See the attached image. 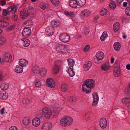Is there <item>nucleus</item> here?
Instances as JSON below:
<instances>
[{"label": "nucleus", "mask_w": 130, "mask_h": 130, "mask_svg": "<svg viewBox=\"0 0 130 130\" xmlns=\"http://www.w3.org/2000/svg\"><path fill=\"white\" fill-rule=\"evenodd\" d=\"M95 85V82L94 80L91 79L87 80L84 82L82 85L83 91L86 93L90 92L91 88H93Z\"/></svg>", "instance_id": "1"}, {"label": "nucleus", "mask_w": 130, "mask_h": 130, "mask_svg": "<svg viewBox=\"0 0 130 130\" xmlns=\"http://www.w3.org/2000/svg\"><path fill=\"white\" fill-rule=\"evenodd\" d=\"M55 49L57 52L60 54H67L70 50L68 46L61 44H56L55 46Z\"/></svg>", "instance_id": "2"}, {"label": "nucleus", "mask_w": 130, "mask_h": 130, "mask_svg": "<svg viewBox=\"0 0 130 130\" xmlns=\"http://www.w3.org/2000/svg\"><path fill=\"white\" fill-rule=\"evenodd\" d=\"M72 121L73 119L71 118L65 116L60 120V124L63 126H67L71 124Z\"/></svg>", "instance_id": "3"}, {"label": "nucleus", "mask_w": 130, "mask_h": 130, "mask_svg": "<svg viewBox=\"0 0 130 130\" xmlns=\"http://www.w3.org/2000/svg\"><path fill=\"white\" fill-rule=\"evenodd\" d=\"M104 53L102 51L98 52L96 55V57L94 60V62L97 63L101 62V60L104 58Z\"/></svg>", "instance_id": "4"}, {"label": "nucleus", "mask_w": 130, "mask_h": 130, "mask_svg": "<svg viewBox=\"0 0 130 130\" xmlns=\"http://www.w3.org/2000/svg\"><path fill=\"white\" fill-rule=\"evenodd\" d=\"M42 112L45 118L47 119L50 118L52 115L51 110L47 107L43 108L42 110Z\"/></svg>", "instance_id": "5"}, {"label": "nucleus", "mask_w": 130, "mask_h": 130, "mask_svg": "<svg viewBox=\"0 0 130 130\" xmlns=\"http://www.w3.org/2000/svg\"><path fill=\"white\" fill-rule=\"evenodd\" d=\"M59 39L63 42H67L69 41L70 37L67 33H63L60 35Z\"/></svg>", "instance_id": "6"}, {"label": "nucleus", "mask_w": 130, "mask_h": 130, "mask_svg": "<svg viewBox=\"0 0 130 130\" xmlns=\"http://www.w3.org/2000/svg\"><path fill=\"white\" fill-rule=\"evenodd\" d=\"M46 85L48 87L52 88H54L55 87V82L54 80L51 78L47 79Z\"/></svg>", "instance_id": "7"}, {"label": "nucleus", "mask_w": 130, "mask_h": 130, "mask_svg": "<svg viewBox=\"0 0 130 130\" xmlns=\"http://www.w3.org/2000/svg\"><path fill=\"white\" fill-rule=\"evenodd\" d=\"M60 62L59 61H56L55 63V65L52 69V72L53 73L57 74L58 73L60 69V68L59 66L60 65Z\"/></svg>", "instance_id": "8"}, {"label": "nucleus", "mask_w": 130, "mask_h": 130, "mask_svg": "<svg viewBox=\"0 0 130 130\" xmlns=\"http://www.w3.org/2000/svg\"><path fill=\"white\" fill-rule=\"evenodd\" d=\"M31 33V31L30 27H26L24 28L23 30L22 35L24 37L28 38L30 35Z\"/></svg>", "instance_id": "9"}, {"label": "nucleus", "mask_w": 130, "mask_h": 130, "mask_svg": "<svg viewBox=\"0 0 130 130\" xmlns=\"http://www.w3.org/2000/svg\"><path fill=\"white\" fill-rule=\"evenodd\" d=\"M92 95L93 99L92 105L93 106H96L98 102L99 97L98 94L96 93H93L92 94Z\"/></svg>", "instance_id": "10"}, {"label": "nucleus", "mask_w": 130, "mask_h": 130, "mask_svg": "<svg viewBox=\"0 0 130 130\" xmlns=\"http://www.w3.org/2000/svg\"><path fill=\"white\" fill-rule=\"evenodd\" d=\"M110 67L109 63L108 62H106L101 65V68L103 71H106L109 70Z\"/></svg>", "instance_id": "11"}, {"label": "nucleus", "mask_w": 130, "mask_h": 130, "mask_svg": "<svg viewBox=\"0 0 130 130\" xmlns=\"http://www.w3.org/2000/svg\"><path fill=\"white\" fill-rule=\"evenodd\" d=\"M100 125L102 128H104L107 125V122L106 120L104 118L101 119L100 122Z\"/></svg>", "instance_id": "12"}, {"label": "nucleus", "mask_w": 130, "mask_h": 130, "mask_svg": "<svg viewBox=\"0 0 130 130\" xmlns=\"http://www.w3.org/2000/svg\"><path fill=\"white\" fill-rule=\"evenodd\" d=\"M52 127V125L49 122L44 124L41 128V130H49Z\"/></svg>", "instance_id": "13"}, {"label": "nucleus", "mask_w": 130, "mask_h": 130, "mask_svg": "<svg viewBox=\"0 0 130 130\" xmlns=\"http://www.w3.org/2000/svg\"><path fill=\"white\" fill-rule=\"evenodd\" d=\"M28 15V11L24 9L20 12V16L23 19H26Z\"/></svg>", "instance_id": "14"}, {"label": "nucleus", "mask_w": 130, "mask_h": 130, "mask_svg": "<svg viewBox=\"0 0 130 130\" xmlns=\"http://www.w3.org/2000/svg\"><path fill=\"white\" fill-rule=\"evenodd\" d=\"M17 9L16 6L12 5L8 7L7 11L9 14L11 12L12 14H14L16 11Z\"/></svg>", "instance_id": "15"}, {"label": "nucleus", "mask_w": 130, "mask_h": 130, "mask_svg": "<svg viewBox=\"0 0 130 130\" xmlns=\"http://www.w3.org/2000/svg\"><path fill=\"white\" fill-rule=\"evenodd\" d=\"M40 120L39 118H35L32 120V124L35 126L37 127L38 126L40 125Z\"/></svg>", "instance_id": "16"}, {"label": "nucleus", "mask_w": 130, "mask_h": 130, "mask_svg": "<svg viewBox=\"0 0 130 130\" xmlns=\"http://www.w3.org/2000/svg\"><path fill=\"white\" fill-rule=\"evenodd\" d=\"M7 94L3 90L0 91V99L2 100H6L8 98Z\"/></svg>", "instance_id": "17"}, {"label": "nucleus", "mask_w": 130, "mask_h": 130, "mask_svg": "<svg viewBox=\"0 0 130 130\" xmlns=\"http://www.w3.org/2000/svg\"><path fill=\"white\" fill-rule=\"evenodd\" d=\"M4 61L6 62H10L12 58V56L9 54L8 53H5L4 56Z\"/></svg>", "instance_id": "18"}, {"label": "nucleus", "mask_w": 130, "mask_h": 130, "mask_svg": "<svg viewBox=\"0 0 130 130\" xmlns=\"http://www.w3.org/2000/svg\"><path fill=\"white\" fill-rule=\"evenodd\" d=\"M19 65L23 67H26L28 64V61L25 59H22L19 61Z\"/></svg>", "instance_id": "19"}, {"label": "nucleus", "mask_w": 130, "mask_h": 130, "mask_svg": "<svg viewBox=\"0 0 130 130\" xmlns=\"http://www.w3.org/2000/svg\"><path fill=\"white\" fill-rule=\"evenodd\" d=\"M92 65V63L91 61H88L86 62L84 66V70L86 71L88 70Z\"/></svg>", "instance_id": "20"}, {"label": "nucleus", "mask_w": 130, "mask_h": 130, "mask_svg": "<svg viewBox=\"0 0 130 130\" xmlns=\"http://www.w3.org/2000/svg\"><path fill=\"white\" fill-rule=\"evenodd\" d=\"M69 4L70 6L73 8H76L78 5L77 0H71L70 1Z\"/></svg>", "instance_id": "21"}, {"label": "nucleus", "mask_w": 130, "mask_h": 130, "mask_svg": "<svg viewBox=\"0 0 130 130\" xmlns=\"http://www.w3.org/2000/svg\"><path fill=\"white\" fill-rule=\"evenodd\" d=\"M115 50L117 51L120 50L121 47L120 44L118 42H115L113 45Z\"/></svg>", "instance_id": "22"}, {"label": "nucleus", "mask_w": 130, "mask_h": 130, "mask_svg": "<svg viewBox=\"0 0 130 130\" xmlns=\"http://www.w3.org/2000/svg\"><path fill=\"white\" fill-rule=\"evenodd\" d=\"M90 13V11L87 9H85L81 12V15L82 16L84 15L85 17L88 16Z\"/></svg>", "instance_id": "23"}, {"label": "nucleus", "mask_w": 130, "mask_h": 130, "mask_svg": "<svg viewBox=\"0 0 130 130\" xmlns=\"http://www.w3.org/2000/svg\"><path fill=\"white\" fill-rule=\"evenodd\" d=\"M120 71V68H114L113 73L115 77H118L119 76Z\"/></svg>", "instance_id": "24"}, {"label": "nucleus", "mask_w": 130, "mask_h": 130, "mask_svg": "<svg viewBox=\"0 0 130 130\" xmlns=\"http://www.w3.org/2000/svg\"><path fill=\"white\" fill-rule=\"evenodd\" d=\"M23 67L19 65H18L15 70V71L18 73H20L22 72L23 71Z\"/></svg>", "instance_id": "25"}, {"label": "nucleus", "mask_w": 130, "mask_h": 130, "mask_svg": "<svg viewBox=\"0 0 130 130\" xmlns=\"http://www.w3.org/2000/svg\"><path fill=\"white\" fill-rule=\"evenodd\" d=\"M67 72L69 73L70 76L71 77H73L75 74V73L73 70V68H69L67 70Z\"/></svg>", "instance_id": "26"}, {"label": "nucleus", "mask_w": 130, "mask_h": 130, "mask_svg": "<svg viewBox=\"0 0 130 130\" xmlns=\"http://www.w3.org/2000/svg\"><path fill=\"white\" fill-rule=\"evenodd\" d=\"M120 24L118 22L115 23L113 25V30L115 32H117L119 29Z\"/></svg>", "instance_id": "27"}, {"label": "nucleus", "mask_w": 130, "mask_h": 130, "mask_svg": "<svg viewBox=\"0 0 130 130\" xmlns=\"http://www.w3.org/2000/svg\"><path fill=\"white\" fill-rule=\"evenodd\" d=\"M51 23L52 26L54 27H57L60 24V22L58 21H52L51 22Z\"/></svg>", "instance_id": "28"}, {"label": "nucleus", "mask_w": 130, "mask_h": 130, "mask_svg": "<svg viewBox=\"0 0 130 130\" xmlns=\"http://www.w3.org/2000/svg\"><path fill=\"white\" fill-rule=\"evenodd\" d=\"M77 1L78 5L80 6H84L86 2V0H77Z\"/></svg>", "instance_id": "29"}, {"label": "nucleus", "mask_w": 130, "mask_h": 130, "mask_svg": "<svg viewBox=\"0 0 130 130\" xmlns=\"http://www.w3.org/2000/svg\"><path fill=\"white\" fill-rule=\"evenodd\" d=\"M69 65V66L71 67H73L74 64V60L69 58L67 59Z\"/></svg>", "instance_id": "30"}, {"label": "nucleus", "mask_w": 130, "mask_h": 130, "mask_svg": "<svg viewBox=\"0 0 130 130\" xmlns=\"http://www.w3.org/2000/svg\"><path fill=\"white\" fill-rule=\"evenodd\" d=\"M30 119L28 117H25L23 120V122L24 124L26 125L29 124L30 122Z\"/></svg>", "instance_id": "31"}, {"label": "nucleus", "mask_w": 130, "mask_h": 130, "mask_svg": "<svg viewBox=\"0 0 130 130\" xmlns=\"http://www.w3.org/2000/svg\"><path fill=\"white\" fill-rule=\"evenodd\" d=\"M9 25V23L6 21H0V27H2L7 26Z\"/></svg>", "instance_id": "32"}, {"label": "nucleus", "mask_w": 130, "mask_h": 130, "mask_svg": "<svg viewBox=\"0 0 130 130\" xmlns=\"http://www.w3.org/2000/svg\"><path fill=\"white\" fill-rule=\"evenodd\" d=\"M9 86V85L8 84H2L1 86V88L2 90H6L7 89Z\"/></svg>", "instance_id": "33"}, {"label": "nucleus", "mask_w": 130, "mask_h": 130, "mask_svg": "<svg viewBox=\"0 0 130 130\" xmlns=\"http://www.w3.org/2000/svg\"><path fill=\"white\" fill-rule=\"evenodd\" d=\"M107 36V32L104 31L103 33L101 36L100 37V39L102 41H104Z\"/></svg>", "instance_id": "34"}, {"label": "nucleus", "mask_w": 130, "mask_h": 130, "mask_svg": "<svg viewBox=\"0 0 130 130\" xmlns=\"http://www.w3.org/2000/svg\"><path fill=\"white\" fill-rule=\"evenodd\" d=\"M22 40L24 41V46L25 47L28 46L30 43V41L27 39H25L24 40L23 39H22Z\"/></svg>", "instance_id": "35"}, {"label": "nucleus", "mask_w": 130, "mask_h": 130, "mask_svg": "<svg viewBox=\"0 0 130 130\" xmlns=\"http://www.w3.org/2000/svg\"><path fill=\"white\" fill-rule=\"evenodd\" d=\"M62 91L64 92L66 91L68 89V86L67 84H62L61 87Z\"/></svg>", "instance_id": "36"}, {"label": "nucleus", "mask_w": 130, "mask_h": 130, "mask_svg": "<svg viewBox=\"0 0 130 130\" xmlns=\"http://www.w3.org/2000/svg\"><path fill=\"white\" fill-rule=\"evenodd\" d=\"M122 102L124 104H126L130 102V99L128 98H125L122 100Z\"/></svg>", "instance_id": "37"}, {"label": "nucleus", "mask_w": 130, "mask_h": 130, "mask_svg": "<svg viewBox=\"0 0 130 130\" xmlns=\"http://www.w3.org/2000/svg\"><path fill=\"white\" fill-rule=\"evenodd\" d=\"M47 72L46 69H43L42 70L40 71V75L42 76H43L45 75Z\"/></svg>", "instance_id": "38"}, {"label": "nucleus", "mask_w": 130, "mask_h": 130, "mask_svg": "<svg viewBox=\"0 0 130 130\" xmlns=\"http://www.w3.org/2000/svg\"><path fill=\"white\" fill-rule=\"evenodd\" d=\"M107 12V10L105 9H102L100 11V14L102 15H106Z\"/></svg>", "instance_id": "39"}, {"label": "nucleus", "mask_w": 130, "mask_h": 130, "mask_svg": "<svg viewBox=\"0 0 130 130\" xmlns=\"http://www.w3.org/2000/svg\"><path fill=\"white\" fill-rule=\"evenodd\" d=\"M64 13L67 15H69L72 17H74V14L73 12H69L67 11H64Z\"/></svg>", "instance_id": "40"}, {"label": "nucleus", "mask_w": 130, "mask_h": 130, "mask_svg": "<svg viewBox=\"0 0 130 130\" xmlns=\"http://www.w3.org/2000/svg\"><path fill=\"white\" fill-rule=\"evenodd\" d=\"M31 100L27 98H25L23 100V103L25 104H28L30 103Z\"/></svg>", "instance_id": "41"}, {"label": "nucleus", "mask_w": 130, "mask_h": 130, "mask_svg": "<svg viewBox=\"0 0 130 130\" xmlns=\"http://www.w3.org/2000/svg\"><path fill=\"white\" fill-rule=\"evenodd\" d=\"M125 93L126 95L130 97V89L127 87L125 89Z\"/></svg>", "instance_id": "42"}, {"label": "nucleus", "mask_w": 130, "mask_h": 130, "mask_svg": "<svg viewBox=\"0 0 130 130\" xmlns=\"http://www.w3.org/2000/svg\"><path fill=\"white\" fill-rule=\"evenodd\" d=\"M52 3L54 5L57 6L59 3V0H51Z\"/></svg>", "instance_id": "43"}, {"label": "nucleus", "mask_w": 130, "mask_h": 130, "mask_svg": "<svg viewBox=\"0 0 130 130\" xmlns=\"http://www.w3.org/2000/svg\"><path fill=\"white\" fill-rule=\"evenodd\" d=\"M126 14L127 16H130V7H127L125 10Z\"/></svg>", "instance_id": "44"}, {"label": "nucleus", "mask_w": 130, "mask_h": 130, "mask_svg": "<svg viewBox=\"0 0 130 130\" xmlns=\"http://www.w3.org/2000/svg\"><path fill=\"white\" fill-rule=\"evenodd\" d=\"M33 71L34 73H40V71L39 69L37 67L33 68Z\"/></svg>", "instance_id": "45"}, {"label": "nucleus", "mask_w": 130, "mask_h": 130, "mask_svg": "<svg viewBox=\"0 0 130 130\" xmlns=\"http://www.w3.org/2000/svg\"><path fill=\"white\" fill-rule=\"evenodd\" d=\"M77 100V99L76 97L72 96L71 97L69 100V102H75Z\"/></svg>", "instance_id": "46"}, {"label": "nucleus", "mask_w": 130, "mask_h": 130, "mask_svg": "<svg viewBox=\"0 0 130 130\" xmlns=\"http://www.w3.org/2000/svg\"><path fill=\"white\" fill-rule=\"evenodd\" d=\"M115 66L114 68H120V62L116 60L115 62Z\"/></svg>", "instance_id": "47"}, {"label": "nucleus", "mask_w": 130, "mask_h": 130, "mask_svg": "<svg viewBox=\"0 0 130 130\" xmlns=\"http://www.w3.org/2000/svg\"><path fill=\"white\" fill-rule=\"evenodd\" d=\"M5 38L3 37H0V44H2L5 41Z\"/></svg>", "instance_id": "48"}, {"label": "nucleus", "mask_w": 130, "mask_h": 130, "mask_svg": "<svg viewBox=\"0 0 130 130\" xmlns=\"http://www.w3.org/2000/svg\"><path fill=\"white\" fill-rule=\"evenodd\" d=\"M90 116L89 115L88 113H86L85 114L84 116L83 117V118L84 120H88L89 119Z\"/></svg>", "instance_id": "49"}, {"label": "nucleus", "mask_w": 130, "mask_h": 130, "mask_svg": "<svg viewBox=\"0 0 130 130\" xmlns=\"http://www.w3.org/2000/svg\"><path fill=\"white\" fill-rule=\"evenodd\" d=\"M90 47V45H87L84 47V51L85 52H86L88 51Z\"/></svg>", "instance_id": "50"}, {"label": "nucleus", "mask_w": 130, "mask_h": 130, "mask_svg": "<svg viewBox=\"0 0 130 130\" xmlns=\"http://www.w3.org/2000/svg\"><path fill=\"white\" fill-rule=\"evenodd\" d=\"M110 7L112 9H114L116 8V4L114 3H112L109 5Z\"/></svg>", "instance_id": "51"}, {"label": "nucleus", "mask_w": 130, "mask_h": 130, "mask_svg": "<svg viewBox=\"0 0 130 130\" xmlns=\"http://www.w3.org/2000/svg\"><path fill=\"white\" fill-rule=\"evenodd\" d=\"M3 14L4 16H6L7 15H9V14L6 9H4L3 11Z\"/></svg>", "instance_id": "52"}, {"label": "nucleus", "mask_w": 130, "mask_h": 130, "mask_svg": "<svg viewBox=\"0 0 130 130\" xmlns=\"http://www.w3.org/2000/svg\"><path fill=\"white\" fill-rule=\"evenodd\" d=\"M35 85L36 87H39L41 86V83L40 81H38L36 83Z\"/></svg>", "instance_id": "53"}, {"label": "nucleus", "mask_w": 130, "mask_h": 130, "mask_svg": "<svg viewBox=\"0 0 130 130\" xmlns=\"http://www.w3.org/2000/svg\"><path fill=\"white\" fill-rule=\"evenodd\" d=\"M60 105L58 103H55L53 105V107L54 108H58L59 107Z\"/></svg>", "instance_id": "54"}, {"label": "nucleus", "mask_w": 130, "mask_h": 130, "mask_svg": "<svg viewBox=\"0 0 130 130\" xmlns=\"http://www.w3.org/2000/svg\"><path fill=\"white\" fill-rule=\"evenodd\" d=\"M84 33L86 35H88L89 34L90 31L89 28H86L84 30Z\"/></svg>", "instance_id": "55"}, {"label": "nucleus", "mask_w": 130, "mask_h": 130, "mask_svg": "<svg viewBox=\"0 0 130 130\" xmlns=\"http://www.w3.org/2000/svg\"><path fill=\"white\" fill-rule=\"evenodd\" d=\"M31 21L29 20L25 21V24H28V25H29V26H31V25H32L31 24Z\"/></svg>", "instance_id": "56"}, {"label": "nucleus", "mask_w": 130, "mask_h": 130, "mask_svg": "<svg viewBox=\"0 0 130 130\" xmlns=\"http://www.w3.org/2000/svg\"><path fill=\"white\" fill-rule=\"evenodd\" d=\"M123 0H118L117 2V5L119 6H120Z\"/></svg>", "instance_id": "57"}, {"label": "nucleus", "mask_w": 130, "mask_h": 130, "mask_svg": "<svg viewBox=\"0 0 130 130\" xmlns=\"http://www.w3.org/2000/svg\"><path fill=\"white\" fill-rule=\"evenodd\" d=\"M9 130H17V128L15 126H12L10 128Z\"/></svg>", "instance_id": "58"}, {"label": "nucleus", "mask_w": 130, "mask_h": 130, "mask_svg": "<svg viewBox=\"0 0 130 130\" xmlns=\"http://www.w3.org/2000/svg\"><path fill=\"white\" fill-rule=\"evenodd\" d=\"M1 3L2 5H4L6 4V1L5 0H2L1 1Z\"/></svg>", "instance_id": "59"}, {"label": "nucleus", "mask_w": 130, "mask_h": 130, "mask_svg": "<svg viewBox=\"0 0 130 130\" xmlns=\"http://www.w3.org/2000/svg\"><path fill=\"white\" fill-rule=\"evenodd\" d=\"M99 17L98 16H95L94 19V22L95 23L96 22L97 20L98 19Z\"/></svg>", "instance_id": "60"}, {"label": "nucleus", "mask_w": 130, "mask_h": 130, "mask_svg": "<svg viewBox=\"0 0 130 130\" xmlns=\"http://www.w3.org/2000/svg\"><path fill=\"white\" fill-rule=\"evenodd\" d=\"M127 19L125 18H122V21L123 23H124L126 22Z\"/></svg>", "instance_id": "61"}, {"label": "nucleus", "mask_w": 130, "mask_h": 130, "mask_svg": "<svg viewBox=\"0 0 130 130\" xmlns=\"http://www.w3.org/2000/svg\"><path fill=\"white\" fill-rule=\"evenodd\" d=\"M127 110L129 113H130V104L127 106Z\"/></svg>", "instance_id": "62"}, {"label": "nucleus", "mask_w": 130, "mask_h": 130, "mask_svg": "<svg viewBox=\"0 0 130 130\" xmlns=\"http://www.w3.org/2000/svg\"><path fill=\"white\" fill-rule=\"evenodd\" d=\"M41 9L43 10H44L46 8V6L45 5H41L40 7Z\"/></svg>", "instance_id": "63"}, {"label": "nucleus", "mask_w": 130, "mask_h": 130, "mask_svg": "<svg viewBox=\"0 0 130 130\" xmlns=\"http://www.w3.org/2000/svg\"><path fill=\"white\" fill-rule=\"evenodd\" d=\"M4 110L5 108H3L1 109V112L2 114H3L4 113Z\"/></svg>", "instance_id": "64"}]
</instances>
